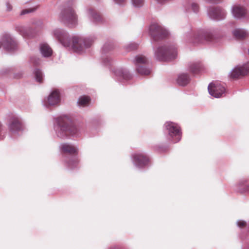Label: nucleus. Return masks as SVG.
<instances>
[{"instance_id":"nucleus-1","label":"nucleus","mask_w":249,"mask_h":249,"mask_svg":"<svg viewBox=\"0 0 249 249\" xmlns=\"http://www.w3.org/2000/svg\"><path fill=\"white\" fill-rule=\"evenodd\" d=\"M52 35L64 47L77 53H83L97 38L94 35L86 37L74 36L71 37L66 31L60 28L53 30Z\"/></svg>"},{"instance_id":"nucleus-2","label":"nucleus","mask_w":249,"mask_h":249,"mask_svg":"<svg viewBox=\"0 0 249 249\" xmlns=\"http://www.w3.org/2000/svg\"><path fill=\"white\" fill-rule=\"evenodd\" d=\"M54 130L56 136L61 139L70 135H78V129L72 124L71 119L67 115L61 116L55 119Z\"/></svg>"},{"instance_id":"nucleus-3","label":"nucleus","mask_w":249,"mask_h":249,"mask_svg":"<svg viewBox=\"0 0 249 249\" xmlns=\"http://www.w3.org/2000/svg\"><path fill=\"white\" fill-rule=\"evenodd\" d=\"M75 7L74 0H69L61 9L58 16V20L69 27L74 28L78 25V18Z\"/></svg>"},{"instance_id":"nucleus-4","label":"nucleus","mask_w":249,"mask_h":249,"mask_svg":"<svg viewBox=\"0 0 249 249\" xmlns=\"http://www.w3.org/2000/svg\"><path fill=\"white\" fill-rule=\"evenodd\" d=\"M155 56L160 61H167L175 59L177 55V48L174 44H163L154 49Z\"/></svg>"},{"instance_id":"nucleus-5","label":"nucleus","mask_w":249,"mask_h":249,"mask_svg":"<svg viewBox=\"0 0 249 249\" xmlns=\"http://www.w3.org/2000/svg\"><path fill=\"white\" fill-rule=\"evenodd\" d=\"M187 39L194 43H204L213 41L215 38L214 31L208 29H199L191 35H186Z\"/></svg>"},{"instance_id":"nucleus-6","label":"nucleus","mask_w":249,"mask_h":249,"mask_svg":"<svg viewBox=\"0 0 249 249\" xmlns=\"http://www.w3.org/2000/svg\"><path fill=\"white\" fill-rule=\"evenodd\" d=\"M148 32L152 37V43L154 47L155 46L154 42L163 39L169 35V32L166 29L157 22L150 24L148 28Z\"/></svg>"},{"instance_id":"nucleus-7","label":"nucleus","mask_w":249,"mask_h":249,"mask_svg":"<svg viewBox=\"0 0 249 249\" xmlns=\"http://www.w3.org/2000/svg\"><path fill=\"white\" fill-rule=\"evenodd\" d=\"M60 148L64 153L73 155L67 162L69 168L73 169L76 167L79 162L77 157L76 156L78 152L77 148L72 144L64 143L61 144Z\"/></svg>"},{"instance_id":"nucleus-8","label":"nucleus","mask_w":249,"mask_h":249,"mask_svg":"<svg viewBox=\"0 0 249 249\" xmlns=\"http://www.w3.org/2000/svg\"><path fill=\"white\" fill-rule=\"evenodd\" d=\"M133 62L136 65L137 71L139 74L147 75L150 73V69L147 66L149 61L145 56L141 54L136 56Z\"/></svg>"},{"instance_id":"nucleus-9","label":"nucleus","mask_w":249,"mask_h":249,"mask_svg":"<svg viewBox=\"0 0 249 249\" xmlns=\"http://www.w3.org/2000/svg\"><path fill=\"white\" fill-rule=\"evenodd\" d=\"M164 126L169 135V139L173 142H179L181 138V133L179 126L172 122H166Z\"/></svg>"},{"instance_id":"nucleus-10","label":"nucleus","mask_w":249,"mask_h":249,"mask_svg":"<svg viewBox=\"0 0 249 249\" xmlns=\"http://www.w3.org/2000/svg\"><path fill=\"white\" fill-rule=\"evenodd\" d=\"M8 128L12 134L18 133L23 129V125L20 118L17 115L12 114L9 117Z\"/></svg>"},{"instance_id":"nucleus-11","label":"nucleus","mask_w":249,"mask_h":249,"mask_svg":"<svg viewBox=\"0 0 249 249\" xmlns=\"http://www.w3.org/2000/svg\"><path fill=\"white\" fill-rule=\"evenodd\" d=\"M207 14L212 19L221 20L225 18L227 13L223 8L220 7L210 6L208 8Z\"/></svg>"},{"instance_id":"nucleus-12","label":"nucleus","mask_w":249,"mask_h":249,"mask_svg":"<svg viewBox=\"0 0 249 249\" xmlns=\"http://www.w3.org/2000/svg\"><path fill=\"white\" fill-rule=\"evenodd\" d=\"M249 72V62L243 65H238L234 68L229 73L231 78L237 79L243 77Z\"/></svg>"},{"instance_id":"nucleus-13","label":"nucleus","mask_w":249,"mask_h":249,"mask_svg":"<svg viewBox=\"0 0 249 249\" xmlns=\"http://www.w3.org/2000/svg\"><path fill=\"white\" fill-rule=\"evenodd\" d=\"M209 94L215 97L220 98L225 93V88L224 86L219 83H211L208 87Z\"/></svg>"},{"instance_id":"nucleus-14","label":"nucleus","mask_w":249,"mask_h":249,"mask_svg":"<svg viewBox=\"0 0 249 249\" xmlns=\"http://www.w3.org/2000/svg\"><path fill=\"white\" fill-rule=\"evenodd\" d=\"M232 17L237 19H241L246 17L247 9L244 6L240 4H235L231 8Z\"/></svg>"},{"instance_id":"nucleus-15","label":"nucleus","mask_w":249,"mask_h":249,"mask_svg":"<svg viewBox=\"0 0 249 249\" xmlns=\"http://www.w3.org/2000/svg\"><path fill=\"white\" fill-rule=\"evenodd\" d=\"M2 41L3 47L8 52H12L17 49L18 43L11 35L9 34L4 35Z\"/></svg>"},{"instance_id":"nucleus-16","label":"nucleus","mask_w":249,"mask_h":249,"mask_svg":"<svg viewBox=\"0 0 249 249\" xmlns=\"http://www.w3.org/2000/svg\"><path fill=\"white\" fill-rule=\"evenodd\" d=\"M132 161L137 167L142 168L147 165L149 159L144 153H138L132 155Z\"/></svg>"},{"instance_id":"nucleus-17","label":"nucleus","mask_w":249,"mask_h":249,"mask_svg":"<svg viewBox=\"0 0 249 249\" xmlns=\"http://www.w3.org/2000/svg\"><path fill=\"white\" fill-rule=\"evenodd\" d=\"M60 101V92L57 89H55L51 92L47 98V100H44V106L47 107L49 106H53L57 105Z\"/></svg>"},{"instance_id":"nucleus-18","label":"nucleus","mask_w":249,"mask_h":249,"mask_svg":"<svg viewBox=\"0 0 249 249\" xmlns=\"http://www.w3.org/2000/svg\"><path fill=\"white\" fill-rule=\"evenodd\" d=\"M16 30L24 38H30L33 36V30L30 26L17 25Z\"/></svg>"},{"instance_id":"nucleus-19","label":"nucleus","mask_w":249,"mask_h":249,"mask_svg":"<svg viewBox=\"0 0 249 249\" xmlns=\"http://www.w3.org/2000/svg\"><path fill=\"white\" fill-rule=\"evenodd\" d=\"M114 73L118 80H128L130 79L132 77V75L130 74L129 71L125 69H117L114 71Z\"/></svg>"},{"instance_id":"nucleus-20","label":"nucleus","mask_w":249,"mask_h":249,"mask_svg":"<svg viewBox=\"0 0 249 249\" xmlns=\"http://www.w3.org/2000/svg\"><path fill=\"white\" fill-rule=\"evenodd\" d=\"M87 15L89 18L94 23H99L102 21L100 15L93 8L89 7L87 8Z\"/></svg>"},{"instance_id":"nucleus-21","label":"nucleus","mask_w":249,"mask_h":249,"mask_svg":"<svg viewBox=\"0 0 249 249\" xmlns=\"http://www.w3.org/2000/svg\"><path fill=\"white\" fill-rule=\"evenodd\" d=\"M189 71L194 74H198L203 70V66L200 61L191 63L189 66Z\"/></svg>"},{"instance_id":"nucleus-22","label":"nucleus","mask_w":249,"mask_h":249,"mask_svg":"<svg viewBox=\"0 0 249 249\" xmlns=\"http://www.w3.org/2000/svg\"><path fill=\"white\" fill-rule=\"evenodd\" d=\"M190 81V76L187 73H182L178 75L177 79V83L181 86L187 85Z\"/></svg>"},{"instance_id":"nucleus-23","label":"nucleus","mask_w":249,"mask_h":249,"mask_svg":"<svg viewBox=\"0 0 249 249\" xmlns=\"http://www.w3.org/2000/svg\"><path fill=\"white\" fill-rule=\"evenodd\" d=\"M40 51L43 57H48L52 55L53 51L47 44H42L40 46Z\"/></svg>"},{"instance_id":"nucleus-24","label":"nucleus","mask_w":249,"mask_h":249,"mask_svg":"<svg viewBox=\"0 0 249 249\" xmlns=\"http://www.w3.org/2000/svg\"><path fill=\"white\" fill-rule=\"evenodd\" d=\"M186 12H189L191 10L194 13L197 14L199 11V6L198 3L195 2H190L185 6Z\"/></svg>"},{"instance_id":"nucleus-25","label":"nucleus","mask_w":249,"mask_h":249,"mask_svg":"<svg viewBox=\"0 0 249 249\" xmlns=\"http://www.w3.org/2000/svg\"><path fill=\"white\" fill-rule=\"evenodd\" d=\"M233 36L237 39H243L247 36V31L242 29H236L232 32Z\"/></svg>"},{"instance_id":"nucleus-26","label":"nucleus","mask_w":249,"mask_h":249,"mask_svg":"<svg viewBox=\"0 0 249 249\" xmlns=\"http://www.w3.org/2000/svg\"><path fill=\"white\" fill-rule=\"evenodd\" d=\"M238 190L241 193H246L249 191V183L246 180H242L238 184Z\"/></svg>"},{"instance_id":"nucleus-27","label":"nucleus","mask_w":249,"mask_h":249,"mask_svg":"<svg viewBox=\"0 0 249 249\" xmlns=\"http://www.w3.org/2000/svg\"><path fill=\"white\" fill-rule=\"evenodd\" d=\"M90 101V99L88 96H81L80 97L77 101V104L80 106H87Z\"/></svg>"},{"instance_id":"nucleus-28","label":"nucleus","mask_w":249,"mask_h":249,"mask_svg":"<svg viewBox=\"0 0 249 249\" xmlns=\"http://www.w3.org/2000/svg\"><path fill=\"white\" fill-rule=\"evenodd\" d=\"M34 74L36 81L40 83H42L43 78V74L42 71L40 70L36 69L34 71Z\"/></svg>"},{"instance_id":"nucleus-29","label":"nucleus","mask_w":249,"mask_h":249,"mask_svg":"<svg viewBox=\"0 0 249 249\" xmlns=\"http://www.w3.org/2000/svg\"><path fill=\"white\" fill-rule=\"evenodd\" d=\"M138 44L135 42H131L125 46L124 48L126 51H131L136 50L138 47Z\"/></svg>"},{"instance_id":"nucleus-30","label":"nucleus","mask_w":249,"mask_h":249,"mask_svg":"<svg viewBox=\"0 0 249 249\" xmlns=\"http://www.w3.org/2000/svg\"><path fill=\"white\" fill-rule=\"evenodd\" d=\"M132 4L136 8H141L144 5L145 0H131Z\"/></svg>"},{"instance_id":"nucleus-31","label":"nucleus","mask_w":249,"mask_h":249,"mask_svg":"<svg viewBox=\"0 0 249 249\" xmlns=\"http://www.w3.org/2000/svg\"><path fill=\"white\" fill-rule=\"evenodd\" d=\"M113 48V46L111 42H107L103 45L102 47V51L104 53H107L109 51L112 50Z\"/></svg>"},{"instance_id":"nucleus-32","label":"nucleus","mask_w":249,"mask_h":249,"mask_svg":"<svg viewBox=\"0 0 249 249\" xmlns=\"http://www.w3.org/2000/svg\"><path fill=\"white\" fill-rule=\"evenodd\" d=\"M103 63L104 65L109 67L112 64V60L110 57L107 56L106 58H103Z\"/></svg>"},{"instance_id":"nucleus-33","label":"nucleus","mask_w":249,"mask_h":249,"mask_svg":"<svg viewBox=\"0 0 249 249\" xmlns=\"http://www.w3.org/2000/svg\"><path fill=\"white\" fill-rule=\"evenodd\" d=\"M37 9V7H33L29 9H26L22 10L20 12V15H24L26 14L34 12Z\"/></svg>"},{"instance_id":"nucleus-34","label":"nucleus","mask_w":249,"mask_h":249,"mask_svg":"<svg viewBox=\"0 0 249 249\" xmlns=\"http://www.w3.org/2000/svg\"><path fill=\"white\" fill-rule=\"evenodd\" d=\"M32 24L37 27H41L43 25V22L40 19H34L32 21Z\"/></svg>"},{"instance_id":"nucleus-35","label":"nucleus","mask_w":249,"mask_h":249,"mask_svg":"<svg viewBox=\"0 0 249 249\" xmlns=\"http://www.w3.org/2000/svg\"><path fill=\"white\" fill-rule=\"evenodd\" d=\"M116 4L119 6H124L125 5L127 0H112Z\"/></svg>"},{"instance_id":"nucleus-36","label":"nucleus","mask_w":249,"mask_h":249,"mask_svg":"<svg viewBox=\"0 0 249 249\" xmlns=\"http://www.w3.org/2000/svg\"><path fill=\"white\" fill-rule=\"evenodd\" d=\"M5 138V133L3 129V126L0 122V140H3Z\"/></svg>"},{"instance_id":"nucleus-37","label":"nucleus","mask_w":249,"mask_h":249,"mask_svg":"<svg viewBox=\"0 0 249 249\" xmlns=\"http://www.w3.org/2000/svg\"><path fill=\"white\" fill-rule=\"evenodd\" d=\"M31 61L32 63H33L36 65H38L40 64V60L39 59L36 57H32L31 59Z\"/></svg>"},{"instance_id":"nucleus-38","label":"nucleus","mask_w":249,"mask_h":249,"mask_svg":"<svg viewBox=\"0 0 249 249\" xmlns=\"http://www.w3.org/2000/svg\"><path fill=\"white\" fill-rule=\"evenodd\" d=\"M5 5H6V11L10 12V11H12V10L13 9V6H12V4L10 3L9 1H6Z\"/></svg>"},{"instance_id":"nucleus-39","label":"nucleus","mask_w":249,"mask_h":249,"mask_svg":"<svg viewBox=\"0 0 249 249\" xmlns=\"http://www.w3.org/2000/svg\"><path fill=\"white\" fill-rule=\"evenodd\" d=\"M237 224L238 227L242 228L246 225V222L244 221L239 220L237 222Z\"/></svg>"},{"instance_id":"nucleus-40","label":"nucleus","mask_w":249,"mask_h":249,"mask_svg":"<svg viewBox=\"0 0 249 249\" xmlns=\"http://www.w3.org/2000/svg\"><path fill=\"white\" fill-rule=\"evenodd\" d=\"M204 0L208 3H217L220 1V0Z\"/></svg>"},{"instance_id":"nucleus-41","label":"nucleus","mask_w":249,"mask_h":249,"mask_svg":"<svg viewBox=\"0 0 249 249\" xmlns=\"http://www.w3.org/2000/svg\"><path fill=\"white\" fill-rule=\"evenodd\" d=\"M108 249H122V248L118 246H113L108 248Z\"/></svg>"},{"instance_id":"nucleus-42","label":"nucleus","mask_w":249,"mask_h":249,"mask_svg":"<svg viewBox=\"0 0 249 249\" xmlns=\"http://www.w3.org/2000/svg\"><path fill=\"white\" fill-rule=\"evenodd\" d=\"M1 45H2V43H1V42L0 41V48H1Z\"/></svg>"}]
</instances>
